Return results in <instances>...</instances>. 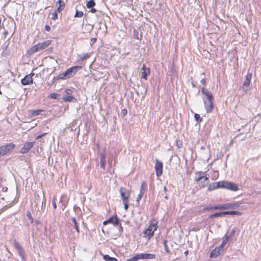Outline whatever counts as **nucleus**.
<instances>
[{
    "label": "nucleus",
    "instance_id": "obj_1",
    "mask_svg": "<svg viewBox=\"0 0 261 261\" xmlns=\"http://www.w3.org/2000/svg\"><path fill=\"white\" fill-rule=\"evenodd\" d=\"M224 188L232 191H237L239 190L237 185L226 181H221L213 182L208 187V191H213L218 188Z\"/></svg>",
    "mask_w": 261,
    "mask_h": 261
},
{
    "label": "nucleus",
    "instance_id": "obj_48",
    "mask_svg": "<svg viewBox=\"0 0 261 261\" xmlns=\"http://www.w3.org/2000/svg\"><path fill=\"white\" fill-rule=\"evenodd\" d=\"M45 30L47 31H49L50 30V27L48 25H45Z\"/></svg>",
    "mask_w": 261,
    "mask_h": 261
},
{
    "label": "nucleus",
    "instance_id": "obj_18",
    "mask_svg": "<svg viewBox=\"0 0 261 261\" xmlns=\"http://www.w3.org/2000/svg\"><path fill=\"white\" fill-rule=\"evenodd\" d=\"M230 239V237H229L228 234H226L225 236L222 238V242L219 246L222 249H224V246L228 242Z\"/></svg>",
    "mask_w": 261,
    "mask_h": 261
},
{
    "label": "nucleus",
    "instance_id": "obj_12",
    "mask_svg": "<svg viewBox=\"0 0 261 261\" xmlns=\"http://www.w3.org/2000/svg\"><path fill=\"white\" fill-rule=\"evenodd\" d=\"M139 260L140 259H151L155 258V255L152 253H139L137 254Z\"/></svg>",
    "mask_w": 261,
    "mask_h": 261
},
{
    "label": "nucleus",
    "instance_id": "obj_6",
    "mask_svg": "<svg viewBox=\"0 0 261 261\" xmlns=\"http://www.w3.org/2000/svg\"><path fill=\"white\" fill-rule=\"evenodd\" d=\"M108 223H111L115 226H117L119 227V229L120 231H122L123 230V228L121 226V224L119 222V219L117 217H112L110 218L108 220L105 221L103 222V225H106Z\"/></svg>",
    "mask_w": 261,
    "mask_h": 261
},
{
    "label": "nucleus",
    "instance_id": "obj_25",
    "mask_svg": "<svg viewBox=\"0 0 261 261\" xmlns=\"http://www.w3.org/2000/svg\"><path fill=\"white\" fill-rule=\"evenodd\" d=\"M95 5V3L93 0H90L86 4V6L88 8H92Z\"/></svg>",
    "mask_w": 261,
    "mask_h": 261
},
{
    "label": "nucleus",
    "instance_id": "obj_2",
    "mask_svg": "<svg viewBox=\"0 0 261 261\" xmlns=\"http://www.w3.org/2000/svg\"><path fill=\"white\" fill-rule=\"evenodd\" d=\"M201 92L204 96L202 97L205 109L207 113H211L214 109L213 96L211 92L205 88H202Z\"/></svg>",
    "mask_w": 261,
    "mask_h": 261
},
{
    "label": "nucleus",
    "instance_id": "obj_40",
    "mask_svg": "<svg viewBox=\"0 0 261 261\" xmlns=\"http://www.w3.org/2000/svg\"><path fill=\"white\" fill-rule=\"evenodd\" d=\"M213 207H214V206L210 205V206L205 207L203 210L204 211L214 210Z\"/></svg>",
    "mask_w": 261,
    "mask_h": 261
},
{
    "label": "nucleus",
    "instance_id": "obj_35",
    "mask_svg": "<svg viewBox=\"0 0 261 261\" xmlns=\"http://www.w3.org/2000/svg\"><path fill=\"white\" fill-rule=\"evenodd\" d=\"M58 18V13L55 11L52 13L51 19L54 20H56Z\"/></svg>",
    "mask_w": 261,
    "mask_h": 261
},
{
    "label": "nucleus",
    "instance_id": "obj_50",
    "mask_svg": "<svg viewBox=\"0 0 261 261\" xmlns=\"http://www.w3.org/2000/svg\"><path fill=\"white\" fill-rule=\"evenodd\" d=\"M72 221L73 222L74 225H75V224H77L76 219H75V218L74 217H73L72 218Z\"/></svg>",
    "mask_w": 261,
    "mask_h": 261
},
{
    "label": "nucleus",
    "instance_id": "obj_37",
    "mask_svg": "<svg viewBox=\"0 0 261 261\" xmlns=\"http://www.w3.org/2000/svg\"><path fill=\"white\" fill-rule=\"evenodd\" d=\"M194 118L197 121H201V119L200 118V117L199 114H195Z\"/></svg>",
    "mask_w": 261,
    "mask_h": 261
},
{
    "label": "nucleus",
    "instance_id": "obj_39",
    "mask_svg": "<svg viewBox=\"0 0 261 261\" xmlns=\"http://www.w3.org/2000/svg\"><path fill=\"white\" fill-rule=\"evenodd\" d=\"M128 201H123V203L124 206V209L125 210H127L128 209Z\"/></svg>",
    "mask_w": 261,
    "mask_h": 261
},
{
    "label": "nucleus",
    "instance_id": "obj_7",
    "mask_svg": "<svg viewBox=\"0 0 261 261\" xmlns=\"http://www.w3.org/2000/svg\"><path fill=\"white\" fill-rule=\"evenodd\" d=\"M82 69L80 66H76L69 68L65 71V75H67V78L69 79L73 76L79 70Z\"/></svg>",
    "mask_w": 261,
    "mask_h": 261
},
{
    "label": "nucleus",
    "instance_id": "obj_20",
    "mask_svg": "<svg viewBox=\"0 0 261 261\" xmlns=\"http://www.w3.org/2000/svg\"><path fill=\"white\" fill-rule=\"evenodd\" d=\"M105 156L103 153L100 154V166L102 169H105Z\"/></svg>",
    "mask_w": 261,
    "mask_h": 261
},
{
    "label": "nucleus",
    "instance_id": "obj_29",
    "mask_svg": "<svg viewBox=\"0 0 261 261\" xmlns=\"http://www.w3.org/2000/svg\"><path fill=\"white\" fill-rule=\"evenodd\" d=\"M49 97L52 99H57L59 98V94L55 93L50 94Z\"/></svg>",
    "mask_w": 261,
    "mask_h": 261
},
{
    "label": "nucleus",
    "instance_id": "obj_53",
    "mask_svg": "<svg viewBox=\"0 0 261 261\" xmlns=\"http://www.w3.org/2000/svg\"><path fill=\"white\" fill-rule=\"evenodd\" d=\"M126 112H126V110H122V114L123 115H125V114H126Z\"/></svg>",
    "mask_w": 261,
    "mask_h": 261
},
{
    "label": "nucleus",
    "instance_id": "obj_34",
    "mask_svg": "<svg viewBox=\"0 0 261 261\" xmlns=\"http://www.w3.org/2000/svg\"><path fill=\"white\" fill-rule=\"evenodd\" d=\"M27 216L29 220L30 221L31 223H33L34 222L33 217H32L31 214L30 212H28L27 213Z\"/></svg>",
    "mask_w": 261,
    "mask_h": 261
},
{
    "label": "nucleus",
    "instance_id": "obj_45",
    "mask_svg": "<svg viewBox=\"0 0 261 261\" xmlns=\"http://www.w3.org/2000/svg\"><path fill=\"white\" fill-rule=\"evenodd\" d=\"M46 133H44V134H41V135H39V136H37V137H36V140H38V139H39V138H41L42 137L44 136L45 135H46Z\"/></svg>",
    "mask_w": 261,
    "mask_h": 261
},
{
    "label": "nucleus",
    "instance_id": "obj_23",
    "mask_svg": "<svg viewBox=\"0 0 261 261\" xmlns=\"http://www.w3.org/2000/svg\"><path fill=\"white\" fill-rule=\"evenodd\" d=\"M198 180L201 181V183L203 182L202 185L204 186L205 181H208V178L206 176H201L198 178ZM206 184H207V182H206Z\"/></svg>",
    "mask_w": 261,
    "mask_h": 261
},
{
    "label": "nucleus",
    "instance_id": "obj_19",
    "mask_svg": "<svg viewBox=\"0 0 261 261\" xmlns=\"http://www.w3.org/2000/svg\"><path fill=\"white\" fill-rule=\"evenodd\" d=\"M57 5H59L57 8V11L60 12L62 11L65 7V3L62 0H59L57 2Z\"/></svg>",
    "mask_w": 261,
    "mask_h": 261
},
{
    "label": "nucleus",
    "instance_id": "obj_9",
    "mask_svg": "<svg viewBox=\"0 0 261 261\" xmlns=\"http://www.w3.org/2000/svg\"><path fill=\"white\" fill-rule=\"evenodd\" d=\"M154 168L156 176H160L163 173V164L157 159L155 160Z\"/></svg>",
    "mask_w": 261,
    "mask_h": 261
},
{
    "label": "nucleus",
    "instance_id": "obj_8",
    "mask_svg": "<svg viewBox=\"0 0 261 261\" xmlns=\"http://www.w3.org/2000/svg\"><path fill=\"white\" fill-rule=\"evenodd\" d=\"M13 244L14 247L17 250L19 255L21 256L22 261H25V257L24 256V250L21 247L19 243L14 239L13 241Z\"/></svg>",
    "mask_w": 261,
    "mask_h": 261
},
{
    "label": "nucleus",
    "instance_id": "obj_24",
    "mask_svg": "<svg viewBox=\"0 0 261 261\" xmlns=\"http://www.w3.org/2000/svg\"><path fill=\"white\" fill-rule=\"evenodd\" d=\"M224 216V212L216 213L214 214H212L209 216L210 218H213L214 217H222Z\"/></svg>",
    "mask_w": 261,
    "mask_h": 261
},
{
    "label": "nucleus",
    "instance_id": "obj_14",
    "mask_svg": "<svg viewBox=\"0 0 261 261\" xmlns=\"http://www.w3.org/2000/svg\"><path fill=\"white\" fill-rule=\"evenodd\" d=\"M223 251L224 249H222L221 247L219 246L212 251L210 256L213 258L217 257L219 255L222 254Z\"/></svg>",
    "mask_w": 261,
    "mask_h": 261
},
{
    "label": "nucleus",
    "instance_id": "obj_56",
    "mask_svg": "<svg viewBox=\"0 0 261 261\" xmlns=\"http://www.w3.org/2000/svg\"><path fill=\"white\" fill-rule=\"evenodd\" d=\"M164 191L165 192H166V191H167V188H166V187H164Z\"/></svg>",
    "mask_w": 261,
    "mask_h": 261
},
{
    "label": "nucleus",
    "instance_id": "obj_15",
    "mask_svg": "<svg viewBox=\"0 0 261 261\" xmlns=\"http://www.w3.org/2000/svg\"><path fill=\"white\" fill-rule=\"evenodd\" d=\"M21 83L23 85H27L33 83V79L32 75H26L24 78H23Z\"/></svg>",
    "mask_w": 261,
    "mask_h": 261
},
{
    "label": "nucleus",
    "instance_id": "obj_27",
    "mask_svg": "<svg viewBox=\"0 0 261 261\" xmlns=\"http://www.w3.org/2000/svg\"><path fill=\"white\" fill-rule=\"evenodd\" d=\"M74 99V97L72 96H66L63 97V99L64 101H71L73 99Z\"/></svg>",
    "mask_w": 261,
    "mask_h": 261
},
{
    "label": "nucleus",
    "instance_id": "obj_47",
    "mask_svg": "<svg viewBox=\"0 0 261 261\" xmlns=\"http://www.w3.org/2000/svg\"><path fill=\"white\" fill-rule=\"evenodd\" d=\"M71 90H70V89H66L65 90V92L67 94H70L71 93Z\"/></svg>",
    "mask_w": 261,
    "mask_h": 261
},
{
    "label": "nucleus",
    "instance_id": "obj_13",
    "mask_svg": "<svg viewBox=\"0 0 261 261\" xmlns=\"http://www.w3.org/2000/svg\"><path fill=\"white\" fill-rule=\"evenodd\" d=\"M141 77L145 80L147 79V75L149 74L150 70L149 68H147L145 64L142 65L141 68Z\"/></svg>",
    "mask_w": 261,
    "mask_h": 261
},
{
    "label": "nucleus",
    "instance_id": "obj_32",
    "mask_svg": "<svg viewBox=\"0 0 261 261\" xmlns=\"http://www.w3.org/2000/svg\"><path fill=\"white\" fill-rule=\"evenodd\" d=\"M101 77L100 73H98L97 75L93 74V79L96 81L99 80Z\"/></svg>",
    "mask_w": 261,
    "mask_h": 261
},
{
    "label": "nucleus",
    "instance_id": "obj_11",
    "mask_svg": "<svg viewBox=\"0 0 261 261\" xmlns=\"http://www.w3.org/2000/svg\"><path fill=\"white\" fill-rule=\"evenodd\" d=\"M34 146V142H25L20 149L21 153H27Z\"/></svg>",
    "mask_w": 261,
    "mask_h": 261
},
{
    "label": "nucleus",
    "instance_id": "obj_43",
    "mask_svg": "<svg viewBox=\"0 0 261 261\" xmlns=\"http://www.w3.org/2000/svg\"><path fill=\"white\" fill-rule=\"evenodd\" d=\"M235 231H236V229L234 228L231 230L230 233L229 234H228L229 237H230V238L234 235Z\"/></svg>",
    "mask_w": 261,
    "mask_h": 261
},
{
    "label": "nucleus",
    "instance_id": "obj_17",
    "mask_svg": "<svg viewBox=\"0 0 261 261\" xmlns=\"http://www.w3.org/2000/svg\"><path fill=\"white\" fill-rule=\"evenodd\" d=\"M145 185V182L143 181L141 184L140 193H139V195H138V197L137 198V202H139L142 198L143 195L144 194V191H145L144 188V186Z\"/></svg>",
    "mask_w": 261,
    "mask_h": 261
},
{
    "label": "nucleus",
    "instance_id": "obj_51",
    "mask_svg": "<svg viewBox=\"0 0 261 261\" xmlns=\"http://www.w3.org/2000/svg\"><path fill=\"white\" fill-rule=\"evenodd\" d=\"M74 225V227H75V229L76 230V231H77V232H79V228H78V226H77V224H75V225Z\"/></svg>",
    "mask_w": 261,
    "mask_h": 261
},
{
    "label": "nucleus",
    "instance_id": "obj_28",
    "mask_svg": "<svg viewBox=\"0 0 261 261\" xmlns=\"http://www.w3.org/2000/svg\"><path fill=\"white\" fill-rule=\"evenodd\" d=\"M240 213L237 211H226L224 212V216L226 215H239Z\"/></svg>",
    "mask_w": 261,
    "mask_h": 261
},
{
    "label": "nucleus",
    "instance_id": "obj_33",
    "mask_svg": "<svg viewBox=\"0 0 261 261\" xmlns=\"http://www.w3.org/2000/svg\"><path fill=\"white\" fill-rule=\"evenodd\" d=\"M138 260H139V259L138 258V254H137L136 255L134 256L133 257L127 259L126 261H137Z\"/></svg>",
    "mask_w": 261,
    "mask_h": 261
},
{
    "label": "nucleus",
    "instance_id": "obj_10",
    "mask_svg": "<svg viewBox=\"0 0 261 261\" xmlns=\"http://www.w3.org/2000/svg\"><path fill=\"white\" fill-rule=\"evenodd\" d=\"M119 191L122 200L128 201V198L130 195L129 191L126 189L122 187L120 188Z\"/></svg>",
    "mask_w": 261,
    "mask_h": 261
},
{
    "label": "nucleus",
    "instance_id": "obj_41",
    "mask_svg": "<svg viewBox=\"0 0 261 261\" xmlns=\"http://www.w3.org/2000/svg\"><path fill=\"white\" fill-rule=\"evenodd\" d=\"M219 174L217 172H214V176L212 177L213 180H216L218 177Z\"/></svg>",
    "mask_w": 261,
    "mask_h": 261
},
{
    "label": "nucleus",
    "instance_id": "obj_3",
    "mask_svg": "<svg viewBox=\"0 0 261 261\" xmlns=\"http://www.w3.org/2000/svg\"><path fill=\"white\" fill-rule=\"evenodd\" d=\"M51 43V40H47L41 43H39L36 45H34L31 47L29 50L28 53L30 55H33L34 53L42 50L47 47H48Z\"/></svg>",
    "mask_w": 261,
    "mask_h": 261
},
{
    "label": "nucleus",
    "instance_id": "obj_46",
    "mask_svg": "<svg viewBox=\"0 0 261 261\" xmlns=\"http://www.w3.org/2000/svg\"><path fill=\"white\" fill-rule=\"evenodd\" d=\"M229 208H233L235 207V204L228 203Z\"/></svg>",
    "mask_w": 261,
    "mask_h": 261
},
{
    "label": "nucleus",
    "instance_id": "obj_44",
    "mask_svg": "<svg viewBox=\"0 0 261 261\" xmlns=\"http://www.w3.org/2000/svg\"><path fill=\"white\" fill-rule=\"evenodd\" d=\"M52 204H53V206L54 209H56V208H57V204H56V203L55 202V199H54L52 201Z\"/></svg>",
    "mask_w": 261,
    "mask_h": 261
},
{
    "label": "nucleus",
    "instance_id": "obj_38",
    "mask_svg": "<svg viewBox=\"0 0 261 261\" xmlns=\"http://www.w3.org/2000/svg\"><path fill=\"white\" fill-rule=\"evenodd\" d=\"M214 210H223V207H222V204H219L216 206H214Z\"/></svg>",
    "mask_w": 261,
    "mask_h": 261
},
{
    "label": "nucleus",
    "instance_id": "obj_42",
    "mask_svg": "<svg viewBox=\"0 0 261 261\" xmlns=\"http://www.w3.org/2000/svg\"><path fill=\"white\" fill-rule=\"evenodd\" d=\"M222 207H223V210L228 209L229 208L228 203L222 204Z\"/></svg>",
    "mask_w": 261,
    "mask_h": 261
},
{
    "label": "nucleus",
    "instance_id": "obj_49",
    "mask_svg": "<svg viewBox=\"0 0 261 261\" xmlns=\"http://www.w3.org/2000/svg\"><path fill=\"white\" fill-rule=\"evenodd\" d=\"M201 83L203 84V85H205L206 84V80L205 79H202L201 80Z\"/></svg>",
    "mask_w": 261,
    "mask_h": 261
},
{
    "label": "nucleus",
    "instance_id": "obj_30",
    "mask_svg": "<svg viewBox=\"0 0 261 261\" xmlns=\"http://www.w3.org/2000/svg\"><path fill=\"white\" fill-rule=\"evenodd\" d=\"M58 79H67V75H65V72L60 74L58 77Z\"/></svg>",
    "mask_w": 261,
    "mask_h": 261
},
{
    "label": "nucleus",
    "instance_id": "obj_31",
    "mask_svg": "<svg viewBox=\"0 0 261 261\" xmlns=\"http://www.w3.org/2000/svg\"><path fill=\"white\" fill-rule=\"evenodd\" d=\"M83 16V12L82 11H78L76 10L74 15L75 17H82Z\"/></svg>",
    "mask_w": 261,
    "mask_h": 261
},
{
    "label": "nucleus",
    "instance_id": "obj_16",
    "mask_svg": "<svg viewBox=\"0 0 261 261\" xmlns=\"http://www.w3.org/2000/svg\"><path fill=\"white\" fill-rule=\"evenodd\" d=\"M252 73H248L246 75L245 80L244 82L243 86L248 87L250 83L251 80L252 79Z\"/></svg>",
    "mask_w": 261,
    "mask_h": 261
},
{
    "label": "nucleus",
    "instance_id": "obj_21",
    "mask_svg": "<svg viewBox=\"0 0 261 261\" xmlns=\"http://www.w3.org/2000/svg\"><path fill=\"white\" fill-rule=\"evenodd\" d=\"M43 111L42 110H36L34 111H31V115L32 116H36L39 115H40L41 113V112H43Z\"/></svg>",
    "mask_w": 261,
    "mask_h": 261
},
{
    "label": "nucleus",
    "instance_id": "obj_22",
    "mask_svg": "<svg viewBox=\"0 0 261 261\" xmlns=\"http://www.w3.org/2000/svg\"><path fill=\"white\" fill-rule=\"evenodd\" d=\"M103 259L105 261H117L116 258L111 257L109 255H105Z\"/></svg>",
    "mask_w": 261,
    "mask_h": 261
},
{
    "label": "nucleus",
    "instance_id": "obj_5",
    "mask_svg": "<svg viewBox=\"0 0 261 261\" xmlns=\"http://www.w3.org/2000/svg\"><path fill=\"white\" fill-rule=\"evenodd\" d=\"M15 144L13 143H7L0 147V158L10 152L15 148Z\"/></svg>",
    "mask_w": 261,
    "mask_h": 261
},
{
    "label": "nucleus",
    "instance_id": "obj_4",
    "mask_svg": "<svg viewBox=\"0 0 261 261\" xmlns=\"http://www.w3.org/2000/svg\"><path fill=\"white\" fill-rule=\"evenodd\" d=\"M158 223V222L155 219H152L150 221L148 228L145 231V235L148 239H150L153 236L154 231L156 230Z\"/></svg>",
    "mask_w": 261,
    "mask_h": 261
},
{
    "label": "nucleus",
    "instance_id": "obj_54",
    "mask_svg": "<svg viewBox=\"0 0 261 261\" xmlns=\"http://www.w3.org/2000/svg\"><path fill=\"white\" fill-rule=\"evenodd\" d=\"M96 11V9L93 8L91 9V12L93 13H95Z\"/></svg>",
    "mask_w": 261,
    "mask_h": 261
},
{
    "label": "nucleus",
    "instance_id": "obj_36",
    "mask_svg": "<svg viewBox=\"0 0 261 261\" xmlns=\"http://www.w3.org/2000/svg\"><path fill=\"white\" fill-rule=\"evenodd\" d=\"M164 248H165V250L166 251V252H167L168 253H170V250L168 247V246L167 245V241L165 240L164 241Z\"/></svg>",
    "mask_w": 261,
    "mask_h": 261
},
{
    "label": "nucleus",
    "instance_id": "obj_57",
    "mask_svg": "<svg viewBox=\"0 0 261 261\" xmlns=\"http://www.w3.org/2000/svg\"><path fill=\"white\" fill-rule=\"evenodd\" d=\"M165 198L166 199H168V197H167V196H166L165 197Z\"/></svg>",
    "mask_w": 261,
    "mask_h": 261
},
{
    "label": "nucleus",
    "instance_id": "obj_26",
    "mask_svg": "<svg viewBox=\"0 0 261 261\" xmlns=\"http://www.w3.org/2000/svg\"><path fill=\"white\" fill-rule=\"evenodd\" d=\"M90 54H85L84 55H81L79 56V59L80 60H84L86 59H88L90 57Z\"/></svg>",
    "mask_w": 261,
    "mask_h": 261
},
{
    "label": "nucleus",
    "instance_id": "obj_52",
    "mask_svg": "<svg viewBox=\"0 0 261 261\" xmlns=\"http://www.w3.org/2000/svg\"><path fill=\"white\" fill-rule=\"evenodd\" d=\"M96 38H92V39H91V41L93 43H95V42H96Z\"/></svg>",
    "mask_w": 261,
    "mask_h": 261
},
{
    "label": "nucleus",
    "instance_id": "obj_55",
    "mask_svg": "<svg viewBox=\"0 0 261 261\" xmlns=\"http://www.w3.org/2000/svg\"><path fill=\"white\" fill-rule=\"evenodd\" d=\"M188 253H189L188 251L186 250V251H185L184 254H185L186 256H187V255H188Z\"/></svg>",
    "mask_w": 261,
    "mask_h": 261
}]
</instances>
